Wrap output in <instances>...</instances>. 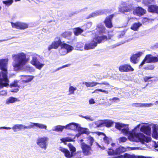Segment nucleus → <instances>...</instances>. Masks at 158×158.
I'll use <instances>...</instances> for the list:
<instances>
[{
  "label": "nucleus",
  "mask_w": 158,
  "mask_h": 158,
  "mask_svg": "<svg viewBox=\"0 0 158 158\" xmlns=\"http://www.w3.org/2000/svg\"><path fill=\"white\" fill-rule=\"evenodd\" d=\"M140 124L137 125L132 130L129 131L128 126L120 123H116L115 127L119 130H121V132L128 137L131 141L136 142H140L143 143L145 142L148 143L151 140L150 137H147L141 133H136L135 130L139 128Z\"/></svg>",
  "instance_id": "f257e3e1"
},
{
  "label": "nucleus",
  "mask_w": 158,
  "mask_h": 158,
  "mask_svg": "<svg viewBox=\"0 0 158 158\" xmlns=\"http://www.w3.org/2000/svg\"><path fill=\"white\" fill-rule=\"evenodd\" d=\"M12 66L16 71L21 69L29 60V58L27 57V54L23 52L12 55Z\"/></svg>",
  "instance_id": "f03ea898"
},
{
  "label": "nucleus",
  "mask_w": 158,
  "mask_h": 158,
  "mask_svg": "<svg viewBox=\"0 0 158 158\" xmlns=\"http://www.w3.org/2000/svg\"><path fill=\"white\" fill-rule=\"evenodd\" d=\"M60 46H61V48L59 52L62 55H65L73 49V46L62 42L59 37L55 39L53 42L48 47V49L50 51L52 49H56Z\"/></svg>",
  "instance_id": "7ed1b4c3"
},
{
  "label": "nucleus",
  "mask_w": 158,
  "mask_h": 158,
  "mask_svg": "<svg viewBox=\"0 0 158 158\" xmlns=\"http://www.w3.org/2000/svg\"><path fill=\"white\" fill-rule=\"evenodd\" d=\"M8 60L0 59V69L2 70L0 72V88L7 87L9 85V80L8 77L7 64Z\"/></svg>",
  "instance_id": "20e7f679"
},
{
  "label": "nucleus",
  "mask_w": 158,
  "mask_h": 158,
  "mask_svg": "<svg viewBox=\"0 0 158 158\" xmlns=\"http://www.w3.org/2000/svg\"><path fill=\"white\" fill-rule=\"evenodd\" d=\"M69 150L71 152L67 149H65L62 147L59 148V150L63 152L64 155L67 158H71L73 156H74V158H80L82 153L81 151L77 152L75 153L76 149L72 144L69 143L68 145Z\"/></svg>",
  "instance_id": "39448f33"
},
{
  "label": "nucleus",
  "mask_w": 158,
  "mask_h": 158,
  "mask_svg": "<svg viewBox=\"0 0 158 158\" xmlns=\"http://www.w3.org/2000/svg\"><path fill=\"white\" fill-rule=\"evenodd\" d=\"M107 40V37L106 35L97 36L94 38V40L86 44L84 46L85 50H89L94 48L97 45V43H100L106 41Z\"/></svg>",
  "instance_id": "423d86ee"
},
{
  "label": "nucleus",
  "mask_w": 158,
  "mask_h": 158,
  "mask_svg": "<svg viewBox=\"0 0 158 158\" xmlns=\"http://www.w3.org/2000/svg\"><path fill=\"white\" fill-rule=\"evenodd\" d=\"M151 127L153 128L152 137L155 139H157L158 138V132L156 125L152 124L147 126H143L141 127L140 130L146 135L150 136L151 134Z\"/></svg>",
  "instance_id": "0eeeda50"
},
{
  "label": "nucleus",
  "mask_w": 158,
  "mask_h": 158,
  "mask_svg": "<svg viewBox=\"0 0 158 158\" xmlns=\"http://www.w3.org/2000/svg\"><path fill=\"white\" fill-rule=\"evenodd\" d=\"M127 148L128 149V150H138L140 148L138 147H128ZM126 149L127 148L121 146L119 148H116L115 150L110 148L109 149L107 152L109 155H117L125 152L126 151Z\"/></svg>",
  "instance_id": "6e6552de"
},
{
  "label": "nucleus",
  "mask_w": 158,
  "mask_h": 158,
  "mask_svg": "<svg viewBox=\"0 0 158 158\" xmlns=\"http://www.w3.org/2000/svg\"><path fill=\"white\" fill-rule=\"evenodd\" d=\"M39 57L40 56L37 54L33 55L32 56V60L31 61V63L37 69L40 70L44 65V64L40 62L38 59Z\"/></svg>",
  "instance_id": "1a4fd4ad"
},
{
  "label": "nucleus",
  "mask_w": 158,
  "mask_h": 158,
  "mask_svg": "<svg viewBox=\"0 0 158 158\" xmlns=\"http://www.w3.org/2000/svg\"><path fill=\"white\" fill-rule=\"evenodd\" d=\"M121 4L123 6L119 8V11L122 13L129 12L133 9L132 5L131 3L123 2Z\"/></svg>",
  "instance_id": "9d476101"
},
{
  "label": "nucleus",
  "mask_w": 158,
  "mask_h": 158,
  "mask_svg": "<svg viewBox=\"0 0 158 158\" xmlns=\"http://www.w3.org/2000/svg\"><path fill=\"white\" fill-rule=\"evenodd\" d=\"M48 140V138L46 137L38 138L36 143L40 148L46 150L47 148Z\"/></svg>",
  "instance_id": "9b49d317"
},
{
  "label": "nucleus",
  "mask_w": 158,
  "mask_h": 158,
  "mask_svg": "<svg viewBox=\"0 0 158 158\" xmlns=\"http://www.w3.org/2000/svg\"><path fill=\"white\" fill-rule=\"evenodd\" d=\"M11 24L13 28L19 29H24L28 27V24L26 23L21 22H16L15 23L11 22Z\"/></svg>",
  "instance_id": "f8f14e48"
},
{
  "label": "nucleus",
  "mask_w": 158,
  "mask_h": 158,
  "mask_svg": "<svg viewBox=\"0 0 158 158\" xmlns=\"http://www.w3.org/2000/svg\"><path fill=\"white\" fill-rule=\"evenodd\" d=\"M81 147L82 150V152L84 155H89L91 154V151L92 150L90 146L84 143H81Z\"/></svg>",
  "instance_id": "ddd939ff"
},
{
  "label": "nucleus",
  "mask_w": 158,
  "mask_h": 158,
  "mask_svg": "<svg viewBox=\"0 0 158 158\" xmlns=\"http://www.w3.org/2000/svg\"><path fill=\"white\" fill-rule=\"evenodd\" d=\"M31 126H29V125L28 126H26L22 124H16L14 125L12 129L13 130L14 132H17L22 129L25 130L26 129H30V127H31Z\"/></svg>",
  "instance_id": "4468645a"
},
{
  "label": "nucleus",
  "mask_w": 158,
  "mask_h": 158,
  "mask_svg": "<svg viewBox=\"0 0 158 158\" xmlns=\"http://www.w3.org/2000/svg\"><path fill=\"white\" fill-rule=\"evenodd\" d=\"M65 129L78 131L81 130V127L78 124L72 123L65 126Z\"/></svg>",
  "instance_id": "2eb2a0df"
},
{
  "label": "nucleus",
  "mask_w": 158,
  "mask_h": 158,
  "mask_svg": "<svg viewBox=\"0 0 158 158\" xmlns=\"http://www.w3.org/2000/svg\"><path fill=\"white\" fill-rule=\"evenodd\" d=\"M142 53L141 52H139L137 53L132 55L130 58L131 62L134 64L137 63L139 61V58L142 55Z\"/></svg>",
  "instance_id": "dca6fc26"
},
{
  "label": "nucleus",
  "mask_w": 158,
  "mask_h": 158,
  "mask_svg": "<svg viewBox=\"0 0 158 158\" xmlns=\"http://www.w3.org/2000/svg\"><path fill=\"white\" fill-rule=\"evenodd\" d=\"M119 70L121 72L133 71L134 70V69L130 65L127 64L121 65L119 67Z\"/></svg>",
  "instance_id": "f3484780"
},
{
  "label": "nucleus",
  "mask_w": 158,
  "mask_h": 158,
  "mask_svg": "<svg viewBox=\"0 0 158 158\" xmlns=\"http://www.w3.org/2000/svg\"><path fill=\"white\" fill-rule=\"evenodd\" d=\"M146 12V10L141 7H137L134 9L133 12V14L139 16L143 15Z\"/></svg>",
  "instance_id": "a211bd4d"
},
{
  "label": "nucleus",
  "mask_w": 158,
  "mask_h": 158,
  "mask_svg": "<svg viewBox=\"0 0 158 158\" xmlns=\"http://www.w3.org/2000/svg\"><path fill=\"white\" fill-rule=\"evenodd\" d=\"M114 14H112L107 16L104 21L106 26L108 28H110L113 27L112 23V19L114 16Z\"/></svg>",
  "instance_id": "6ab92c4d"
},
{
  "label": "nucleus",
  "mask_w": 158,
  "mask_h": 158,
  "mask_svg": "<svg viewBox=\"0 0 158 158\" xmlns=\"http://www.w3.org/2000/svg\"><path fill=\"white\" fill-rule=\"evenodd\" d=\"M147 63H155L158 61V58L156 56H153L152 55H147L145 57Z\"/></svg>",
  "instance_id": "aec40b11"
},
{
  "label": "nucleus",
  "mask_w": 158,
  "mask_h": 158,
  "mask_svg": "<svg viewBox=\"0 0 158 158\" xmlns=\"http://www.w3.org/2000/svg\"><path fill=\"white\" fill-rule=\"evenodd\" d=\"M20 77L21 80L24 82H28L31 81L33 79V77L30 75H21Z\"/></svg>",
  "instance_id": "412c9836"
},
{
  "label": "nucleus",
  "mask_w": 158,
  "mask_h": 158,
  "mask_svg": "<svg viewBox=\"0 0 158 158\" xmlns=\"http://www.w3.org/2000/svg\"><path fill=\"white\" fill-rule=\"evenodd\" d=\"M31 124L29 126H31V127H30V129L33 128L34 126L41 129H47V126L46 125L42 124L41 123H34L31 122Z\"/></svg>",
  "instance_id": "4be33fe9"
},
{
  "label": "nucleus",
  "mask_w": 158,
  "mask_h": 158,
  "mask_svg": "<svg viewBox=\"0 0 158 158\" xmlns=\"http://www.w3.org/2000/svg\"><path fill=\"white\" fill-rule=\"evenodd\" d=\"M149 12L158 13V6L156 5H150L148 6Z\"/></svg>",
  "instance_id": "5701e85b"
},
{
  "label": "nucleus",
  "mask_w": 158,
  "mask_h": 158,
  "mask_svg": "<svg viewBox=\"0 0 158 158\" xmlns=\"http://www.w3.org/2000/svg\"><path fill=\"white\" fill-rule=\"evenodd\" d=\"M97 29L99 34L105 33L107 32L104 26L101 24H99L98 25Z\"/></svg>",
  "instance_id": "b1692460"
},
{
  "label": "nucleus",
  "mask_w": 158,
  "mask_h": 158,
  "mask_svg": "<svg viewBox=\"0 0 158 158\" xmlns=\"http://www.w3.org/2000/svg\"><path fill=\"white\" fill-rule=\"evenodd\" d=\"M19 101L17 98L13 97H10L7 99L6 101V104L7 105H9L11 103H13Z\"/></svg>",
  "instance_id": "393cba45"
},
{
  "label": "nucleus",
  "mask_w": 158,
  "mask_h": 158,
  "mask_svg": "<svg viewBox=\"0 0 158 158\" xmlns=\"http://www.w3.org/2000/svg\"><path fill=\"white\" fill-rule=\"evenodd\" d=\"M112 158H136V156L134 155H131L126 153L123 155Z\"/></svg>",
  "instance_id": "a878e982"
},
{
  "label": "nucleus",
  "mask_w": 158,
  "mask_h": 158,
  "mask_svg": "<svg viewBox=\"0 0 158 158\" xmlns=\"http://www.w3.org/2000/svg\"><path fill=\"white\" fill-rule=\"evenodd\" d=\"M103 13L104 12H103L102 10H98L90 14L89 15V17L87 18V19L91 17H94L98 15H101L103 14Z\"/></svg>",
  "instance_id": "bb28decb"
},
{
  "label": "nucleus",
  "mask_w": 158,
  "mask_h": 158,
  "mask_svg": "<svg viewBox=\"0 0 158 158\" xmlns=\"http://www.w3.org/2000/svg\"><path fill=\"white\" fill-rule=\"evenodd\" d=\"M94 123L96 125V127H99L104 126V120H98L94 122Z\"/></svg>",
  "instance_id": "cd10ccee"
},
{
  "label": "nucleus",
  "mask_w": 158,
  "mask_h": 158,
  "mask_svg": "<svg viewBox=\"0 0 158 158\" xmlns=\"http://www.w3.org/2000/svg\"><path fill=\"white\" fill-rule=\"evenodd\" d=\"M64 128H65V126L57 125L54 127V129H53L52 131L58 132H62Z\"/></svg>",
  "instance_id": "c85d7f7f"
},
{
  "label": "nucleus",
  "mask_w": 158,
  "mask_h": 158,
  "mask_svg": "<svg viewBox=\"0 0 158 158\" xmlns=\"http://www.w3.org/2000/svg\"><path fill=\"white\" fill-rule=\"evenodd\" d=\"M114 122L111 120H104V126H106L107 127H110L113 124Z\"/></svg>",
  "instance_id": "c756f323"
},
{
  "label": "nucleus",
  "mask_w": 158,
  "mask_h": 158,
  "mask_svg": "<svg viewBox=\"0 0 158 158\" xmlns=\"http://www.w3.org/2000/svg\"><path fill=\"white\" fill-rule=\"evenodd\" d=\"M141 25L142 24L140 23H135L131 27V29L135 31H137Z\"/></svg>",
  "instance_id": "7c9ffc66"
},
{
  "label": "nucleus",
  "mask_w": 158,
  "mask_h": 158,
  "mask_svg": "<svg viewBox=\"0 0 158 158\" xmlns=\"http://www.w3.org/2000/svg\"><path fill=\"white\" fill-rule=\"evenodd\" d=\"M83 31V30L80 27H77L74 29V32L76 35H78Z\"/></svg>",
  "instance_id": "2f4dec72"
},
{
  "label": "nucleus",
  "mask_w": 158,
  "mask_h": 158,
  "mask_svg": "<svg viewBox=\"0 0 158 158\" xmlns=\"http://www.w3.org/2000/svg\"><path fill=\"white\" fill-rule=\"evenodd\" d=\"M85 84L87 87H92L96 86L97 84H98V83L94 82H85Z\"/></svg>",
  "instance_id": "473e14b6"
},
{
  "label": "nucleus",
  "mask_w": 158,
  "mask_h": 158,
  "mask_svg": "<svg viewBox=\"0 0 158 158\" xmlns=\"http://www.w3.org/2000/svg\"><path fill=\"white\" fill-rule=\"evenodd\" d=\"M13 2L14 1L13 0H6L2 1L3 3L7 6L12 5Z\"/></svg>",
  "instance_id": "72a5a7b5"
},
{
  "label": "nucleus",
  "mask_w": 158,
  "mask_h": 158,
  "mask_svg": "<svg viewBox=\"0 0 158 158\" xmlns=\"http://www.w3.org/2000/svg\"><path fill=\"white\" fill-rule=\"evenodd\" d=\"M77 89V88L70 86L69 88V95L74 94V92Z\"/></svg>",
  "instance_id": "f704fd0d"
},
{
  "label": "nucleus",
  "mask_w": 158,
  "mask_h": 158,
  "mask_svg": "<svg viewBox=\"0 0 158 158\" xmlns=\"http://www.w3.org/2000/svg\"><path fill=\"white\" fill-rule=\"evenodd\" d=\"M87 143L89 144V146L91 147L93 145V143L94 142V138L91 136H89L87 140Z\"/></svg>",
  "instance_id": "c9c22d12"
},
{
  "label": "nucleus",
  "mask_w": 158,
  "mask_h": 158,
  "mask_svg": "<svg viewBox=\"0 0 158 158\" xmlns=\"http://www.w3.org/2000/svg\"><path fill=\"white\" fill-rule=\"evenodd\" d=\"M102 134L105 136V137L103 139L104 142L107 144H109L111 139L107 137L104 133H102Z\"/></svg>",
  "instance_id": "e433bc0d"
},
{
  "label": "nucleus",
  "mask_w": 158,
  "mask_h": 158,
  "mask_svg": "<svg viewBox=\"0 0 158 158\" xmlns=\"http://www.w3.org/2000/svg\"><path fill=\"white\" fill-rule=\"evenodd\" d=\"M84 44L81 42L77 43L76 44V47L78 48L77 49L81 50L83 48Z\"/></svg>",
  "instance_id": "4c0bfd02"
},
{
  "label": "nucleus",
  "mask_w": 158,
  "mask_h": 158,
  "mask_svg": "<svg viewBox=\"0 0 158 158\" xmlns=\"http://www.w3.org/2000/svg\"><path fill=\"white\" fill-rule=\"evenodd\" d=\"M126 30H124L122 31L119 32L118 34V38H122L126 33Z\"/></svg>",
  "instance_id": "58836bf2"
},
{
  "label": "nucleus",
  "mask_w": 158,
  "mask_h": 158,
  "mask_svg": "<svg viewBox=\"0 0 158 158\" xmlns=\"http://www.w3.org/2000/svg\"><path fill=\"white\" fill-rule=\"evenodd\" d=\"M154 0H143V3L145 5L153 3Z\"/></svg>",
  "instance_id": "ea45409f"
},
{
  "label": "nucleus",
  "mask_w": 158,
  "mask_h": 158,
  "mask_svg": "<svg viewBox=\"0 0 158 158\" xmlns=\"http://www.w3.org/2000/svg\"><path fill=\"white\" fill-rule=\"evenodd\" d=\"M78 131L81 132L82 133H85L86 134H89V130L88 129L85 128H83L81 127L80 130H78Z\"/></svg>",
  "instance_id": "a19ab883"
},
{
  "label": "nucleus",
  "mask_w": 158,
  "mask_h": 158,
  "mask_svg": "<svg viewBox=\"0 0 158 158\" xmlns=\"http://www.w3.org/2000/svg\"><path fill=\"white\" fill-rule=\"evenodd\" d=\"M71 34V32H65L62 34V36L65 38H66L70 36Z\"/></svg>",
  "instance_id": "79ce46f5"
},
{
  "label": "nucleus",
  "mask_w": 158,
  "mask_h": 158,
  "mask_svg": "<svg viewBox=\"0 0 158 158\" xmlns=\"http://www.w3.org/2000/svg\"><path fill=\"white\" fill-rule=\"evenodd\" d=\"M154 67L153 65L149 64L147 65L146 67H145L144 69H148V70H153L154 69Z\"/></svg>",
  "instance_id": "37998d69"
},
{
  "label": "nucleus",
  "mask_w": 158,
  "mask_h": 158,
  "mask_svg": "<svg viewBox=\"0 0 158 158\" xmlns=\"http://www.w3.org/2000/svg\"><path fill=\"white\" fill-rule=\"evenodd\" d=\"M127 140V139L124 137H120L118 139L119 142L120 143H123L126 141Z\"/></svg>",
  "instance_id": "c03bdc74"
},
{
  "label": "nucleus",
  "mask_w": 158,
  "mask_h": 158,
  "mask_svg": "<svg viewBox=\"0 0 158 158\" xmlns=\"http://www.w3.org/2000/svg\"><path fill=\"white\" fill-rule=\"evenodd\" d=\"M153 104L151 103H143V107H150L152 106Z\"/></svg>",
  "instance_id": "a18cd8bd"
},
{
  "label": "nucleus",
  "mask_w": 158,
  "mask_h": 158,
  "mask_svg": "<svg viewBox=\"0 0 158 158\" xmlns=\"http://www.w3.org/2000/svg\"><path fill=\"white\" fill-rule=\"evenodd\" d=\"M109 101H113V102H115L116 101L119 102L120 101L119 99L118 98L114 97L112 98H110L109 99Z\"/></svg>",
  "instance_id": "49530a36"
},
{
  "label": "nucleus",
  "mask_w": 158,
  "mask_h": 158,
  "mask_svg": "<svg viewBox=\"0 0 158 158\" xmlns=\"http://www.w3.org/2000/svg\"><path fill=\"white\" fill-rule=\"evenodd\" d=\"M10 86L11 87H19V86H18V85L17 84V81H15L13 83H12L10 85Z\"/></svg>",
  "instance_id": "de8ad7c7"
},
{
  "label": "nucleus",
  "mask_w": 158,
  "mask_h": 158,
  "mask_svg": "<svg viewBox=\"0 0 158 158\" xmlns=\"http://www.w3.org/2000/svg\"><path fill=\"white\" fill-rule=\"evenodd\" d=\"M69 66V64H66V65H63L61 67H60L59 68H57V69H56L55 70V72H56V71H58L60 69H61L63 68H65V67H68Z\"/></svg>",
  "instance_id": "09e8293b"
},
{
  "label": "nucleus",
  "mask_w": 158,
  "mask_h": 158,
  "mask_svg": "<svg viewBox=\"0 0 158 158\" xmlns=\"http://www.w3.org/2000/svg\"><path fill=\"white\" fill-rule=\"evenodd\" d=\"M153 78L152 77L145 76L143 77V80L145 82L148 81L149 79Z\"/></svg>",
  "instance_id": "8fccbe9b"
},
{
  "label": "nucleus",
  "mask_w": 158,
  "mask_h": 158,
  "mask_svg": "<svg viewBox=\"0 0 158 158\" xmlns=\"http://www.w3.org/2000/svg\"><path fill=\"white\" fill-rule=\"evenodd\" d=\"M84 118L86 119L87 120H89L90 121H93L94 119L92 118L90 116H89L88 117L87 116H85L84 117Z\"/></svg>",
  "instance_id": "3c124183"
},
{
  "label": "nucleus",
  "mask_w": 158,
  "mask_h": 158,
  "mask_svg": "<svg viewBox=\"0 0 158 158\" xmlns=\"http://www.w3.org/2000/svg\"><path fill=\"white\" fill-rule=\"evenodd\" d=\"M7 94V92L5 90H2L0 92V96L6 95Z\"/></svg>",
  "instance_id": "603ef678"
},
{
  "label": "nucleus",
  "mask_w": 158,
  "mask_h": 158,
  "mask_svg": "<svg viewBox=\"0 0 158 158\" xmlns=\"http://www.w3.org/2000/svg\"><path fill=\"white\" fill-rule=\"evenodd\" d=\"M133 105H136L135 106L136 107H143V103H133Z\"/></svg>",
  "instance_id": "864d4df0"
},
{
  "label": "nucleus",
  "mask_w": 158,
  "mask_h": 158,
  "mask_svg": "<svg viewBox=\"0 0 158 158\" xmlns=\"http://www.w3.org/2000/svg\"><path fill=\"white\" fill-rule=\"evenodd\" d=\"M145 62H146V60H145V58L144 59V60H143V61H142V62L139 65V69H140L141 67L144 64H145Z\"/></svg>",
  "instance_id": "5fc2aeb1"
},
{
  "label": "nucleus",
  "mask_w": 158,
  "mask_h": 158,
  "mask_svg": "<svg viewBox=\"0 0 158 158\" xmlns=\"http://www.w3.org/2000/svg\"><path fill=\"white\" fill-rule=\"evenodd\" d=\"M89 104H94L95 103V102L93 99H90L89 101Z\"/></svg>",
  "instance_id": "6e6d98bb"
},
{
  "label": "nucleus",
  "mask_w": 158,
  "mask_h": 158,
  "mask_svg": "<svg viewBox=\"0 0 158 158\" xmlns=\"http://www.w3.org/2000/svg\"><path fill=\"white\" fill-rule=\"evenodd\" d=\"M98 84H100V85L103 84V85H108V86L110 85L106 81H104L103 82H102L101 83H98Z\"/></svg>",
  "instance_id": "4d7b16f0"
},
{
  "label": "nucleus",
  "mask_w": 158,
  "mask_h": 158,
  "mask_svg": "<svg viewBox=\"0 0 158 158\" xmlns=\"http://www.w3.org/2000/svg\"><path fill=\"white\" fill-rule=\"evenodd\" d=\"M11 128L10 127H0V129H5L6 130H10Z\"/></svg>",
  "instance_id": "13d9d810"
},
{
  "label": "nucleus",
  "mask_w": 158,
  "mask_h": 158,
  "mask_svg": "<svg viewBox=\"0 0 158 158\" xmlns=\"http://www.w3.org/2000/svg\"><path fill=\"white\" fill-rule=\"evenodd\" d=\"M154 146L155 149L157 151H158V142L157 143H155Z\"/></svg>",
  "instance_id": "bf43d9fd"
},
{
  "label": "nucleus",
  "mask_w": 158,
  "mask_h": 158,
  "mask_svg": "<svg viewBox=\"0 0 158 158\" xmlns=\"http://www.w3.org/2000/svg\"><path fill=\"white\" fill-rule=\"evenodd\" d=\"M100 90V92H103L106 94H107L109 93L107 91L103 90L102 89H101V90Z\"/></svg>",
  "instance_id": "052dcab7"
},
{
  "label": "nucleus",
  "mask_w": 158,
  "mask_h": 158,
  "mask_svg": "<svg viewBox=\"0 0 158 158\" xmlns=\"http://www.w3.org/2000/svg\"><path fill=\"white\" fill-rule=\"evenodd\" d=\"M137 158H152L151 157H146L142 156H139Z\"/></svg>",
  "instance_id": "680f3d73"
},
{
  "label": "nucleus",
  "mask_w": 158,
  "mask_h": 158,
  "mask_svg": "<svg viewBox=\"0 0 158 158\" xmlns=\"http://www.w3.org/2000/svg\"><path fill=\"white\" fill-rule=\"evenodd\" d=\"M101 89H96L93 92V93H98L99 91H100V90H101Z\"/></svg>",
  "instance_id": "e2e57ef3"
},
{
  "label": "nucleus",
  "mask_w": 158,
  "mask_h": 158,
  "mask_svg": "<svg viewBox=\"0 0 158 158\" xmlns=\"http://www.w3.org/2000/svg\"><path fill=\"white\" fill-rule=\"evenodd\" d=\"M19 91V89L18 88H16L13 91V92H17Z\"/></svg>",
  "instance_id": "0e129e2a"
},
{
  "label": "nucleus",
  "mask_w": 158,
  "mask_h": 158,
  "mask_svg": "<svg viewBox=\"0 0 158 158\" xmlns=\"http://www.w3.org/2000/svg\"><path fill=\"white\" fill-rule=\"evenodd\" d=\"M7 40H0V42L6 41Z\"/></svg>",
  "instance_id": "69168bd1"
},
{
  "label": "nucleus",
  "mask_w": 158,
  "mask_h": 158,
  "mask_svg": "<svg viewBox=\"0 0 158 158\" xmlns=\"http://www.w3.org/2000/svg\"><path fill=\"white\" fill-rule=\"evenodd\" d=\"M115 145V144L114 143H112L111 144V145L113 147Z\"/></svg>",
  "instance_id": "338daca9"
},
{
  "label": "nucleus",
  "mask_w": 158,
  "mask_h": 158,
  "mask_svg": "<svg viewBox=\"0 0 158 158\" xmlns=\"http://www.w3.org/2000/svg\"><path fill=\"white\" fill-rule=\"evenodd\" d=\"M80 135H81L80 134H77V135H77V137H79V136Z\"/></svg>",
  "instance_id": "774afa93"
}]
</instances>
